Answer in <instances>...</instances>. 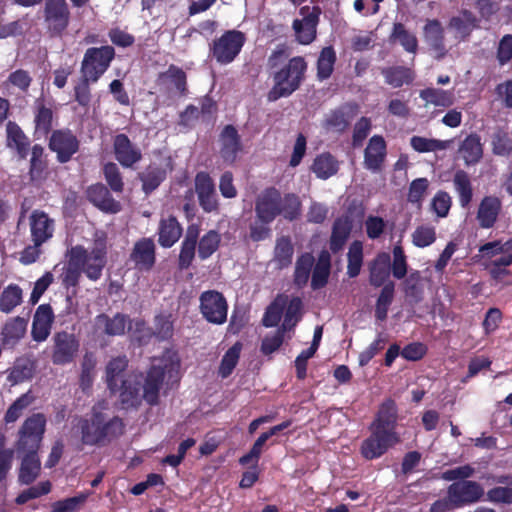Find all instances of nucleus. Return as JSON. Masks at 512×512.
Listing matches in <instances>:
<instances>
[{"label":"nucleus","mask_w":512,"mask_h":512,"mask_svg":"<svg viewBox=\"0 0 512 512\" xmlns=\"http://www.w3.org/2000/svg\"><path fill=\"white\" fill-rule=\"evenodd\" d=\"M126 357L113 358L106 366V381L109 389H119L120 400L125 408L136 407L144 399L148 404L157 403L163 381H177L180 361L173 351H166L162 357L154 358L151 368L143 380L142 375H129L118 387V376L127 367Z\"/></svg>","instance_id":"obj_1"},{"label":"nucleus","mask_w":512,"mask_h":512,"mask_svg":"<svg viewBox=\"0 0 512 512\" xmlns=\"http://www.w3.org/2000/svg\"><path fill=\"white\" fill-rule=\"evenodd\" d=\"M102 409V407H95L89 419H80L74 426V432L76 434L81 433L84 444H97L104 438L121 432L122 423L120 419L108 417Z\"/></svg>","instance_id":"obj_2"},{"label":"nucleus","mask_w":512,"mask_h":512,"mask_svg":"<svg viewBox=\"0 0 512 512\" xmlns=\"http://www.w3.org/2000/svg\"><path fill=\"white\" fill-rule=\"evenodd\" d=\"M70 253L72 263L78 264L90 280L96 281L101 277L106 264V244L104 240H96L90 250L82 246H75L71 248Z\"/></svg>","instance_id":"obj_3"},{"label":"nucleus","mask_w":512,"mask_h":512,"mask_svg":"<svg viewBox=\"0 0 512 512\" xmlns=\"http://www.w3.org/2000/svg\"><path fill=\"white\" fill-rule=\"evenodd\" d=\"M305 68L306 65L302 58H292L284 68L275 74L274 86L268 93V99L276 101L294 92L302 80Z\"/></svg>","instance_id":"obj_4"},{"label":"nucleus","mask_w":512,"mask_h":512,"mask_svg":"<svg viewBox=\"0 0 512 512\" xmlns=\"http://www.w3.org/2000/svg\"><path fill=\"white\" fill-rule=\"evenodd\" d=\"M114 57V49L111 46L89 48L82 61V75L86 82H96L107 70Z\"/></svg>","instance_id":"obj_5"},{"label":"nucleus","mask_w":512,"mask_h":512,"mask_svg":"<svg viewBox=\"0 0 512 512\" xmlns=\"http://www.w3.org/2000/svg\"><path fill=\"white\" fill-rule=\"evenodd\" d=\"M46 427V418L42 413L28 417L19 430L18 450L37 451Z\"/></svg>","instance_id":"obj_6"},{"label":"nucleus","mask_w":512,"mask_h":512,"mask_svg":"<svg viewBox=\"0 0 512 512\" xmlns=\"http://www.w3.org/2000/svg\"><path fill=\"white\" fill-rule=\"evenodd\" d=\"M371 435L366 438L360 447L361 455L372 460L381 457L386 451L400 442V437L396 432H385L370 427Z\"/></svg>","instance_id":"obj_7"},{"label":"nucleus","mask_w":512,"mask_h":512,"mask_svg":"<svg viewBox=\"0 0 512 512\" xmlns=\"http://www.w3.org/2000/svg\"><path fill=\"white\" fill-rule=\"evenodd\" d=\"M52 343L51 360L55 365L69 364L77 357L80 342L73 333L57 332L52 337Z\"/></svg>","instance_id":"obj_8"},{"label":"nucleus","mask_w":512,"mask_h":512,"mask_svg":"<svg viewBox=\"0 0 512 512\" xmlns=\"http://www.w3.org/2000/svg\"><path fill=\"white\" fill-rule=\"evenodd\" d=\"M174 319L172 314H159L155 317L154 328H146L145 323L141 320H134V324H130L129 329L133 331V336L140 342L149 339L152 335L159 339H168L173 334Z\"/></svg>","instance_id":"obj_9"},{"label":"nucleus","mask_w":512,"mask_h":512,"mask_svg":"<svg viewBox=\"0 0 512 512\" xmlns=\"http://www.w3.org/2000/svg\"><path fill=\"white\" fill-rule=\"evenodd\" d=\"M245 38L239 31H228L214 41L212 55L221 64H228L239 54Z\"/></svg>","instance_id":"obj_10"},{"label":"nucleus","mask_w":512,"mask_h":512,"mask_svg":"<svg viewBox=\"0 0 512 512\" xmlns=\"http://www.w3.org/2000/svg\"><path fill=\"white\" fill-rule=\"evenodd\" d=\"M200 310L203 317L210 323L220 325L227 319V302L217 291L210 290L201 294Z\"/></svg>","instance_id":"obj_11"},{"label":"nucleus","mask_w":512,"mask_h":512,"mask_svg":"<svg viewBox=\"0 0 512 512\" xmlns=\"http://www.w3.org/2000/svg\"><path fill=\"white\" fill-rule=\"evenodd\" d=\"M455 507L478 502L484 495L483 487L475 481H459L451 484L447 491Z\"/></svg>","instance_id":"obj_12"},{"label":"nucleus","mask_w":512,"mask_h":512,"mask_svg":"<svg viewBox=\"0 0 512 512\" xmlns=\"http://www.w3.org/2000/svg\"><path fill=\"white\" fill-rule=\"evenodd\" d=\"M300 19H295L293 29L300 44H310L316 37V27L319 20V9L305 6L300 9Z\"/></svg>","instance_id":"obj_13"},{"label":"nucleus","mask_w":512,"mask_h":512,"mask_svg":"<svg viewBox=\"0 0 512 512\" xmlns=\"http://www.w3.org/2000/svg\"><path fill=\"white\" fill-rule=\"evenodd\" d=\"M256 214L263 223L272 222L281 214V194L276 189H268L262 192L256 201Z\"/></svg>","instance_id":"obj_14"},{"label":"nucleus","mask_w":512,"mask_h":512,"mask_svg":"<svg viewBox=\"0 0 512 512\" xmlns=\"http://www.w3.org/2000/svg\"><path fill=\"white\" fill-rule=\"evenodd\" d=\"M29 226L33 243L43 244L53 237L55 222L44 211L34 210L29 216Z\"/></svg>","instance_id":"obj_15"},{"label":"nucleus","mask_w":512,"mask_h":512,"mask_svg":"<svg viewBox=\"0 0 512 512\" xmlns=\"http://www.w3.org/2000/svg\"><path fill=\"white\" fill-rule=\"evenodd\" d=\"M386 142L382 136L374 135L364 150V167L371 172H379L386 158Z\"/></svg>","instance_id":"obj_16"},{"label":"nucleus","mask_w":512,"mask_h":512,"mask_svg":"<svg viewBox=\"0 0 512 512\" xmlns=\"http://www.w3.org/2000/svg\"><path fill=\"white\" fill-rule=\"evenodd\" d=\"M113 149L116 160L123 167H132L142 157L140 149L125 134H118L114 137Z\"/></svg>","instance_id":"obj_17"},{"label":"nucleus","mask_w":512,"mask_h":512,"mask_svg":"<svg viewBox=\"0 0 512 512\" xmlns=\"http://www.w3.org/2000/svg\"><path fill=\"white\" fill-rule=\"evenodd\" d=\"M53 321L54 313L52 308L47 304L38 306L32 322L31 336L33 340L44 342L51 333Z\"/></svg>","instance_id":"obj_18"},{"label":"nucleus","mask_w":512,"mask_h":512,"mask_svg":"<svg viewBox=\"0 0 512 512\" xmlns=\"http://www.w3.org/2000/svg\"><path fill=\"white\" fill-rule=\"evenodd\" d=\"M134 321H129L123 314H115L109 317L105 314L98 315L94 321V329L98 334H106L109 336L123 335L130 324ZM130 331V329H128ZM133 333V331L131 330Z\"/></svg>","instance_id":"obj_19"},{"label":"nucleus","mask_w":512,"mask_h":512,"mask_svg":"<svg viewBox=\"0 0 512 512\" xmlns=\"http://www.w3.org/2000/svg\"><path fill=\"white\" fill-rule=\"evenodd\" d=\"M424 41L429 47V52L436 59L443 58L447 49L444 43V32L439 21L428 20L423 29Z\"/></svg>","instance_id":"obj_20"},{"label":"nucleus","mask_w":512,"mask_h":512,"mask_svg":"<svg viewBox=\"0 0 512 512\" xmlns=\"http://www.w3.org/2000/svg\"><path fill=\"white\" fill-rule=\"evenodd\" d=\"M131 261L138 270L148 271L155 263V244L150 238L137 241L130 255Z\"/></svg>","instance_id":"obj_21"},{"label":"nucleus","mask_w":512,"mask_h":512,"mask_svg":"<svg viewBox=\"0 0 512 512\" xmlns=\"http://www.w3.org/2000/svg\"><path fill=\"white\" fill-rule=\"evenodd\" d=\"M50 148L61 162H66L78 149L76 137L69 131H55L50 138Z\"/></svg>","instance_id":"obj_22"},{"label":"nucleus","mask_w":512,"mask_h":512,"mask_svg":"<svg viewBox=\"0 0 512 512\" xmlns=\"http://www.w3.org/2000/svg\"><path fill=\"white\" fill-rule=\"evenodd\" d=\"M195 189L201 207L206 212H212L217 208V196L215 193L214 183L209 175L199 173L195 179Z\"/></svg>","instance_id":"obj_23"},{"label":"nucleus","mask_w":512,"mask_h":512,"mask_svg":"<svg viewBox=\"0 0 512 512\" xmlns=\"http://www.w3.org/2000/svg\"><path fill=\"white\" fill-rule=\"evenodd\" d=\"M501 210V201L494 196L484 197L479 205L477 219L482 228H491Z\"/></svg>","instance_id":"obj_24"},{"label":"nucleus","mask_w":512,"mask_h":512,"mask_svg":"<svg viewBox=\"0 0 512 512\" xmlns=\"http://www.w3.org/2000/svg\"><path fill=\"white\" fill-rule=\"evenodd\" d=\"M182 228L175 217L161 219L158 228V242L162 247L173 246L181 237Z\"/></svg>","instance_id":"obj_25"},{"label":"nucleus","mask_w":512,"mask_h":512,"mask_svg":"<svg viewBox=\"0 0 512 512\" xmlns=\"http://www.w3.org/2000/svg\"><path fill=\"white\" fill-rule=\"evenodd\" d=\"M221 155L227 163H233L236 160L238 152L241 150L237 130L232 126H226L221 133Z\"/></svg>","instance_id":"obj_26"},{"label":"nucleus","mask_w":512,"mask_h":512,"mask_svg":"<svg viewBox=\"0 0 512 512\" xmlns=\"http://www.w3.org/2000/svg\"><path fill=\"white\" fill-rule=\"evenodd\" d=\"M46 20L55 30H62L68 22V10L65 0H47Z\"/></svg>","instance_id":"obj_27"},{"label":"nucleus","mask_w":512,"mask_h":512,"mask_svg":"<svg viewBox=\"0 0 512 512\" xmlns=\"http://www.w3.org/2000/svg\"><path fill=\"white\" fill-rule=\"evenodd\" d=\"M87 194L89 200L103 211L116 213L120 210L119 203L110 197L107 188L102 184L91 186Z\"/></svg>","instance_id":"obj_28"},{"label":"nucleus","mask_w":512,"mask_h":512,"mask_svg":"<svg viewBox=\"0 0 512 512\" xmlns=\"http://www.w3.org/2000/svg\"><path fill=\"white\" fill-rule=\"evenodd\" d=\"M200 229L197 225H190L182 242L181 251L179 254V266L187 268L192 263L195 256L196 243L199 237Z\"/></svg>","instance_id":"obj_29"},{"label":"nucleus","mask_w":512,"mask_h":512,"mask_svg":"<svg viewBox=\"0 0 512 512\" xmlns=\"http://www.w3.org/2000/svg\"><path fill=\"white\" fill-rule=\"evenodd\" d=\"M396 420L397 411L395 403L391 400H387L381 405L371 427L385 432H395L394 427Z\"/></svg>","instance_id":"obj_30"},{"label":"nucleus","mask_w":512,"mask_h":512,"mask_svg":"<svg viewBox=\"0 0 512 512\" xmlns=\"http://www.w3.org/2000/svg\"><path fill=\"white\" fill-rule=\"evenodd\" d=\"M390 275V255L379 253L370 264V283L379 287L385 283Z\"/></svg>","instance_id":"obj_31"},{"label":"nucleus","mask_w":512,"mask_h":512,"mask_svg":"<svg viewBox=\"0 0 512 512\" xmlns=\"http://www.w3.org/2000/svg\"><path fill=\"white\" fill-rule=\"evenodd\" d=\"M421 99L425 102V107L430 105L447 108L454 104L455 98L452 91L426 88L420 92Z\"/></svg>","instance_id":"obj_32"},{"label":"nucleus","mask_w":512,"mask_h":512,"mask_svg":"<svg viewBox=\"0 0 512 512\" xmlns=\"http://www.w3.org/2000/svg\"><path fill=\"white\" fill-rule=\"evenodd\" d=\"M459 153L467 165L477 163L483 155L480 137L476 134L467 136L459 148Z\"/></svg>","instance_id":"obj_33"},{"label":"nucleus","mask_w":512,"mask_h":512,"mask_svg":"<svg viewBox=\"0 0 512 512\" xmlns=\"http://www.w3.org/2000/svg\"><path fill=\"white\" fill-rule=\"evenodd\" d=\"M27 452L22 459L19 481L23 484H30L33 482L40 472V460L37 457L36 451L25 450Z\"/></svg>","instance_id":"obj_34"},{"label":"nucleus","mask_w":512,"mask_h":512,"mask_svg":"<svg viewBox=\"0 0 512 512\" xmlns=\"http://www.w3.org/2000/svg\"><path fill=\"white\" fill-rule=\"evenodd\" d=\"M358 107L354 104H347L332 112L327 118V124L336 130L345 129L350 121L357 115Z\"/></svg>","instance_id":"obj_35"},{"label":"nucleus","mask_w":512,"mask_h":512,"mask_svg":"<svg viewBox=\"0 0 512 512\" xmlns=\"http://www.w3.org/2000/svg\"><path fill=\"white\" fill-rule=\"evenodd\" d=\"M391 40L400 44L408 53L415 54L418 49V40L414 33L408 31L401 23H395L391 33Z\"/></svg>","instance_id":"obj_36"},{"label":"nucleus","mask_w":512,"mask_h":512,"mask_svg":"<svg viewBox=\"0 0 512 512\" xmlns=\"http://www.w3.org/2000/svg\"><path fill=\"white\" fill-rule=\"evenodd\" d=\"M453 184L459 197L461 207L466 208L472 200L473 190L468 174L464 171H457L453 178Z\"/></svg>","instance_id":"obj_37"},{"label":"nucleus","mask_w":512,"mask_h":512,"mask_svg":"<svg viewBox=\"0 0 512 512\" xmlns=\"http://www.w3.org/2000/svg\"><path fill=\"white\" fill-rule=\"evenodd\" d=\"M451 143V140H438L421 136H413L410 139L412 148L419 153L446 150L449 148Z\"/></svg>","instance_id":"obj_38"},{"label":"nucleus","mask_w":512,"mask_h":512,"mask_svg":"<svg viewBox=\"0 0 512 512\" xmlns=\"http://www.w3.org/2000/svg\"><path fill=\"white\" fill-rule=\"evenodd\" d=\"M351 231V221L347 216L338 218L333 226L331 249L338 251L342 248Z\"/></svg>","instance_id":"obj_39"},{"label":"nucleus","mask_w":512,"mask_h":512,"mask_svg":"<svg viewBox=\"0 0 512 512\" xmlns=\"http://www.w3.org/2000/svg\"><path fill=\"white\" fill-rule=\"evenodd\" d=\"M330 273V256L327 252H322L314 268L311 280L313 289H319L327 283Z\"/></svg>","instance_id":"obj_40"},{"label":"nucleus","mask_w":512,"mask_h":512,"mask_svg":"<svg viewBox=\"0 0 512 512\" xmlns=\"http://www.w3.org/2000/svg\"><path fill=\"white\" fill-rule=\"evenodd\" d=\"M312 169L318 178L327 179L337 172L338 164L330 154H321L314 160Z\"/></svg>","instance_id":"obj_41"},{"label":"nucleus","mask_w":512,"mask_h":512,"mask_svg":"<svg viewBox=\"0 0 512 512\" xmlns=\"http://www.w3.org/2000/svg\"><path fill=\"white\" fill-rule=\"evenodd\" d=\"M22 302V290L19 286L11 284L7 286L0 297V310L4 313H10L16 306Z\"/></svg>","instance_id":"obj_42"},{"label":"nucleus","mask_w":512,"mask_h":512,"mask_svg":"<svg viewBox=\"0 0 512 512\" xmlns=\"http://www.w3.org/2000/svg\"><path fill=\"white\" fill-rule=\"evenodd\" d=\"M411 240L418 248L428 247L436 240V228L429 224L419 225L412 232Z\"/></svg>","instance_id":"obj_43"},{"label":"nucleus","mask_w":512,"mask_h":512,"mask_svg":"<svg viewBox=\"0 0 512 512\" xmlns=\"http://www.w3.org/2000/svg\"><path fill=\"white\" fill-rule=\"evenodd\" d=\"M288 303V296L285 295H279L273 303H271L263 317V324L266 327H273L276 326L280 319L281 315L283 313L284 308L286 307Z\"/></svg>","instance_id":"obj_44"},{"label":"nucleus","mask_w":512,"mask_h":512,"mask_svg":"<svg viewBox=\"0 0 512 512\" xmlns=\"http://www.w3.org/2000/svg\"><path fill=\"white\" fill-rule=\"evenodd\" d=\"M162 83L166 84L169 89L175 90L182 94L185 91L186 76L185 73L174 66H171L165 73L160 76Z\"/></svg>","instance_id":"obj_45"},{"label":"nucleus","mask_w":512,"mask_h":512,"mask_svg":"<svg viewBox=\"0 0 512 512\" xmlns=\"http://www.w3.org/2000/svg\"><path fill=\"white\" fill-rule=\"evenodd\" d=\"M220 235L214 230L208 231L199 240L198 255L201 259L209 258L219 247Z\"/></svg>","instance_id":"obj_46"},{"label":"nucleus","mask_w":512,"mask_h":512,"mask_svg":"<svg viewBox=\"0 0 512 512\" xmlns=\"http://www.w3.org/2000/svg\"><path fill=\"white\" fill-rule=\"evenodd\" d=\"M6 131L8 146L15 148L20 154H24L27 150L28 140L20 127L15 123L9 122Z\"/></svg>","instance_id":"obj_47"},{"label":"nucleus","mask_w":512,"mask_h":512,"mask_svg":"<svg viewBox=\"0 0 512 512\" xmlns=\"http://www.w3.org/2000/svg\"><path fill=\"white\" fill-rule=\"evenodd\" d=\"M347 274L350 277H356L361 270L363 262V245L359 241L353 242L348 251Z\"/></svg>","instance_id":"obj_48"},{"label":"nucleus","mask_w":512,"mask_h":512,"mask_svg":"<svg viewBox=\"0 0 512 512\" xmlns=\"http://www.w3.org/2000/svg\"><path fill=\"white\" fill-rule=\"evenodd\" d=\"M493 152L497 155L506 156L512 151V139L508 132L502 128H497L491 136Z\"/></svg>","instance_id":"obj_49"},{"label":"nucleus","mask_w":512,"mask_h":512,"mask_svg":"<svg viewBox=\"0 0 512 512\" xmlns=\"http://www.w3.org/2000/svg\"><path fill=\"white\" fill-rule=\"evenodd\" d=\"M241 352V344L235 343L227 352L224 354L221 364L219 366V375L222 378L228 377L235 366L238 363Z\"/></svg>","instance_id":"obj_50"},{"label":"nucleus","mask_w":512,"mask_h":512,"mask_svg":"<svg viewBox=\"0 0 512 512\" xmlns=\"http://www.w3.org/2000/svg\"><path fill=\"white\" fill-rule=\"evenodd\" d=\"M287 309L284 317V322L282 324V330L283 331H290L292 330L297 322L301 318V307L302 302L299 298H293L291 300L288 299L287 303Z\"/></svg>","instance_id":"obj_51"},{"label":"nucleus","mask_w":512,"mask_h":512,"mask_svg":"<svg viewBox=\"0 0 512 512\" xmlns=\"http://www.w3.org/2000/svg\"><path fill=\"white\" fill-rule=\"evenodd\" d=\"M394 295V284L392 282H389L384 285L383 289L381 290V293L378 297L376 309H375V315L377 319L384 320L387 316L388 308L390 304L392 303Z\"/></svg>","instance_id":"obj_52"},{"label":"nucleus","mask_w":512,"mask_h":512,"mask_svg":"<svg viewBox=\"0 0 512 512\" xmlns=\"http://www.w3.org/2000/svg\"><path fill=\"white\" fill-rule=\"evenodd\" d=\"M393 261L390 263L392 274L397 279H402L407 273V259L404 250L398 242L392 250Z\"/></svg>","instance_id":"obj_53"},{"label":"nucleus","mask_w":512,"mask_h":512,"mask_svg":"<svg viewBox=\"0 0 512 512\" xmlns=\"http://www.w3.org/2000/svg\"><path fill=\"white\" fill-rule=\"evenodd\" d=\"M313 263L314 257L309 253L298 258L295 268V282L299 286L307 283Z\"/></svg>","instance_id":"obj_54"},{"label":"nucleus","mask_w":512,"mask_h":512,"mask_svg":"<svg viewBox=\"0 0 512 512\" xmlns=\"http://www.w3.org/2000/svg\"><path fill=\"white\" fill-rule=\"evenodd\" d=\"M33 402V396L25 393L17 398L14 403L8 408L5 414V421L13 423L22 415L23 411Z\"/></svg>","instance_id":"obj_55"},{"label":"nucleus","mask_w":512,"mask_h":512,"mask_svg":"<svg viewBox=\"0 0 512 512\" xmlns=\"http://www.w3.org/2000/svg\"><path fill=\"white\" fill-rule=\"evenodd\" d=\"M293 247L288 238L282 237L277 241L275 247V259L279 266L284 267L291 263Z\"/></svg>","instance_id":"obj_56"},{"label":"nucleus","mask_w":512,"mask_h":512,"mask_svg":"<svg viewBox=\"0 0 512 512\" xmlns=\"http://www.w3.org/2000/svg\"><path fill=\"white\" fill-rule=\"evenodd\" d=\"M335 62V53L332 48L326 47L322 50L318 59V76L326 79L330 76Z\"/></svg>","instance_id":"obj_57"},{"label":"nucleus","mask_w":512,"mask_h":512,"mask_svg":"<svg viewBox=\"0 0 512 512\" xmlns=\"http://www.w3.org/2000/svg\"><path fill=\"white\" fill-rule=\"evenodd\" d=\"M27 329V320L21 317H15L6 323L4 327V335L7 339H21Z\"/></svg>","instance_id":"obj_58"},{"label":"nucleus","mask_w":512,"mask_h":512,"mask_svg":"<svg viewBox=\"0 0 512 512\" xmlns=\"http://www.w3.org/2000/svg\"><path fill=\"white\" fill-rule=\"evenodd\" d=\"M386 82L393 87H400L405 83H409L412 80V74L409 69L406 68H391L384 71Z\"/></svg>","instance_id":"obj_59"},{"label":"nucleus","mask_w":512,"mask_h":512,"mask_svg":"<svg viewBox=\"0 0 512 512\" xmlns=\"http://www.w3.org/2000/svg\"><path fill=\"white\" fill-rule=\"evenodd\" d=\"M301 203L298 196L294 194H287L281 196V214L289 220H293L300 213Z\"/></svg>","instance_id":"obj_60"},{"label":"nucleus","mask_w":512,"mask_h":512,"mask_svg":"<svg viewBox=\"0 0 512 512\" xmlns=\"http://www.w3.org/2000/svg\"><path fill=\"white\" fill-rule=\"evenodd\" d=\"M512 247V239L506 242L494 241L481 246L479 252L482 258L493 260L504 251H508Z\"/></svg>","instance_id":"obj_61"},{"label":"nucleus","mask_w":512,"mask_h":512,"mask_svg":"<svg viewBox=\"0 0 512 512\" xmlns=\"http://www.w3.org/2000/svg\"><path fill=\"white\" fill-rule=\"evenodd\" d=\"M450 27L462 37L467 36L475 27L474 18L469 13L454 17L450 21Z\"/></svg>","instance_id":"obj_62"},{"label":"nucleus","mask_w":512,"mask_h":512,"mask_svg":"<svg viewBox=\"0 0 512 512\" xmlns=\"http://www.w3.org/2000/svg\"><path fill=\"white\" fill-rule=\"evenodd\" d=\"M365 231L369 239H378L386 229V222L378 216H368L364 222Z\"/></svg>","instance_id":"obj_63"},{"label":"nucleus","mask_w":512,"mask_h":512,"mask_svg":"<svg viewBox=\"0 0 512 512\" xmlns=\"http://www.w3.org/2000/svg\"><path fill=\"white\" fill-rule=\"evenodd\" d=\"M429 186V182L426 178H418L414 180L410 184L409 193H408V200L411 203L419 204L424 199L427 189Z\"/></svg>","instance_id":"obj_64"}]
</instances>
